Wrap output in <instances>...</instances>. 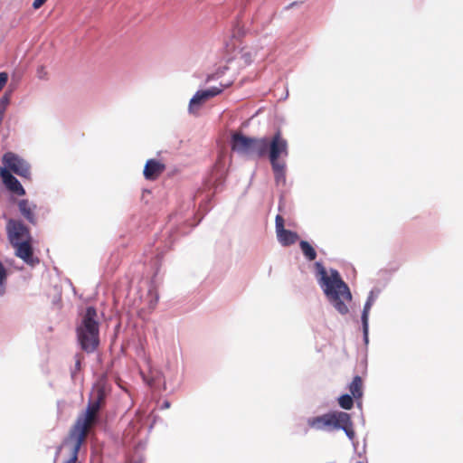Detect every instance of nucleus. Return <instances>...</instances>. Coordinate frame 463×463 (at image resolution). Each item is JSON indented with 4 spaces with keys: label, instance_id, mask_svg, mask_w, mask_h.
Wrapping results in <instances>:
<instances>
[{
    "label": "nucleus",
    "instance_id": "nucleus-3",
    "mask_svg": "<svg viewBox=\"0 0 463 463\" xmlns=\"http://www.w3.org/2000/svg\"><path fill=\"white\" fill-rule=\"evenodd\" d=\"M97 317L96 309L93 307H88L77 327L78 341L81 348L88 353L93 352L99 343Z\"/></svg>",
    "mask_w": 463,
    "mask_h": 463
},
{
    "label": "nucleus",
    "instance_id": "nucleus-32",
    "mask_svg": "<svg viewBox=\"0 0 463 463\" xmlns=\"http://www.w3.org/2000/svg\"><path fill=\"white\" fill-rule=\"evenodd\" d=\"M60 450H61V447H59V448L57 449L56 456L59 454Z\"/></svg>",
    "mask_w": 463,
    "mask_h": 463
},
{
    "label": "nucleus",
    "instance_id": "nucleus-2",
    "mask_svg": "<svg viewBox=\"0 0 463 463\" xmlns=\"http://www.w3.org/2000/svg\"><path fill=\"white\" fill-rule=\"evenodd\" d=\"M307 424L310 429L320 431L342 430L351 441L355 438L351 415L345 411H331L319 416L309 417Z\"/></svg>",
    "mask_w": 463,
    "mask_h": 463
},
{
    "label": "nucleus",
    "instance_id": "nucleus-27",
    "mask_svg": "<svg viewBox=\"0 0 463 463\" xmlns=\"http://www.w3.org/2000/svg\"><path fill=\"white\" fill-rule=\"evenodd\" d=\"M241 59L244 60L245 63H250L252 61L251 53L247 51H243L241 53Z\"/></svg>",
    "mask_w": 463,
    "mask_h": 463
},
{
    "label": "nucleus",
    "instance_id": "nucleus-1",
    "mask_svg": "<svg viewBox=\"0 0 463 463\" xmlns=\"http://www.w3.org/2000/svg\"><path fill=\"white\" fill-rule=\"evenodd\" d=\"M315 277L329 304L342 316L349 313L348 305L352 301V293L343 280L338 270L326 269L319 261L314 264Z\"/></svg>",
    "mask_w": 463,
    "mask_h": 463
},
{
    "label": "nucleus",
    "instance_id": "nucleus-13",
    "mask_svg": "<svg viewBox=\"0 0 463 463\" xmlns=\"http://www.w3.org/2000/svg\"><path fill=\"white\" fill-rule=\"evenodd\" d=\"M86 437L87 436H84L82 433L80 434L78 432H75V431L71 430V435H70V439L65 443V445H68L71 442L72 443L71 449V456L67 460L66 463H76L77 462L79 450L80 449V446L84 442Z\"/></svg>",
    "mask_w": 463,
    "mask_h": 463
},
{
    "label": "nucleus",
    "instance_id": "nucleus-25",
    "mask_svg": "<svg viewBox=\"0 0 463 463\" xmlns=\"http://www.w3.org/2000/svg\"><path fill=\"white\" fill-rule=\"evenodd\" d=\"M47 71L43 66H40L37 69V77L41 80H46L47 79Z\"/></svg>",
    "mask_w": 463,
    "mask_h": 463
},
{
    "label": "nucleus",
    "instance_id": "nucleus-26",
    "mask_svg": "<svg viewBox=\"0 0 463 463\" xmlns=\"http://www.w3.org/2000/svg\"><path fill=\"white\" fill-rule=\"evenodd\" d=\"M8 80V74L5 71L0 72V90L5 85Z\"/></svg>",
    "mask_w": 463,
    "mask_h": 463
},
{
    "label": "nucleus",
    "instance_id": "nucleus-17",
    "mask_svg": "<svg viewBox=\"0 0 463 463\" xmlns=\"http://www.w3.org/2000/svg\"><path fill=\"white\" fill-rule=\"evenodd\" d=\"M271 168L274 174L275 183L278 186L286 185V163L273 164Z\"/></svg>",
    "mask_w": 463,
    "mask_h": 463
},
{
    "label": "nucleus",
    "instance_id": "nucleus-6",
    "mask_svg": "<svg viewBox=\"0 0 463 463\" xmlns=\"http://www.w3.org/2000/svg\"><path fill=\"white\" fill-rule=\"evenodd\" d=\"M101 406L98 402L90 398L86 411L78 418L72 430L87 436L90 428L98 422Z\"/></svg>",
    "mask_w": 463,
    "mask_h": 463
},
{
    "label": "nucleus",
    "instance_id": "nucleus-21",
    "mask_svg": "<svg viewBox=\"0 0 463 463\" xmlns=\"http://www.w3.org/2000/svg\"><path fill=\"white\" fill-rule=\"evenodd\" d=\"M8 269L0 260V298L6 294Z\"/></svg>",
    "mask_w": 463,
    "mask_h": 463
},
{
    "label": "nucleus",
    "instance_id": "nucleus-33",
    "mask_svg": "<svg viewBox=\"0 0 463 463\" xmlns=\"http://www.w3.org/2000/svg\"><path fill=\"white\" fill-rule=\"evenodd\" d=\"M297 3H292L288 7L295 5Z\"/></svg>",
    "mask_w": 463,
    "mask_h": 463
},
{
    "label": "nucleus",
    "instance_id": "nucleus-24",
    "mask_svg": "<svg viewBox=\"0 0 463 463\" xmlns=\"http://www.w3.org/2000/svg\"><path fill=\"white\" fill-rule=\"evenodd\" d=\"M224 182V173L223 171L220 172L217 174V175L215 176V179H214V185H215V188L217 189L219 185L222 184Z\"/></svg>",
    "mask_w": 463,
    "mask_h": 463
},
{
    "label": "nucleus",
    "instance_id": "nucleus-28",
    "mask_svg": "<svg viewBox=\"0 0 463 463\" xmlns=\"http://www.w3.org/2000/svg\"><path fill=\"white\" fill-rule=\"evenodd\" d=\"M47 0H34L33 3V7L34 9L40 8Z\"/></svg>",
    "mask_w": 463,
    "mask_h": 463
},
{
    "label": "nucleus",
    "instance_id": "nucleus-19",
    "mask_svg": "<svg viewBox=\"0 0 463 463\" xmlns=\"http://www.w3.org/2000/svg\"><path fill=\"white\" fill-rule=\"evenodd\" d=\"M350 395L354 399H360L363 396L362 379L360 376L354 377L349 385Z\"/></svg>",
    "mask_w": 463,
    "mask_h": 463
},
{
    "label": "nucleus",
    "instance_id": "nucleus-23",
    "mask_svg": "<svg viewBox=\"0 0 463 463\" xmlns=\"http://www.w3.org/2000/svg\"><path fill=\"white\" fill-rule=\"evenodd\" d=\"M362 327H363V335H364V341L367 345L369 342L368 334H369V321L366 320L365 324L364 322H362Z\"/></svg>",
    "mask_w": 463,
    "mask_h": 463
},
{
    "label": "nucleus",
    "instance_id": "nucleus-31",
    "mask_svg": "<svg viewBox=\"0 0 463 463\" xmlns=\"http://www.w3.org/2000/svg\"><path fill=\"white\" fill-rule=\"evenodd\" d=\"M223 73V71L216 72V78H219L221 74Z\"/></svg>",
    "mask_w": 463,
    "mask_h": 463
},
{
    "label": "nucleus",
    "instance_id": "nucleus-22",
    "mask_svg": "<svg viewBox=\"0 0 463 463\" xmlns=\"http://www.w3.org/2000/svg\"><path fill=\"white\" fill-rule=\"evenodd\" d=\"M338 404L344 410H351L354 406V397L350 394H343L338 398Z\"/></svg>",
    "mask_w": 463,
    "mask_h": 463
},
{
    "label": "nucleus",
    "instance_id": "nucleus-18",
    "mask_svg": "<svg viewBox=\"0 0 463 463\" xmlns=\"http://www.w3.org/2000/svg\"><path fill=\"white\" fill-rule=\"evenodd\" d=\"M377 298H378V291L371 290L369 292V295L367 297V299L364 303V308L362 311V316H361L362 322L365 323L366 320L369 321V314H370L371 307H373V305L375 302Z\"/></svg>",
    "mask_w": 463,
    "mask_h": 463
},
{
    "label": "nucleus",
    "instance_id": "nucleus-14",
    "mask_svg": "<svg viewBox=\"0 0 463 463\" xmlns=\"http://www.w3.org/2000/svg\"><path fill=\"white\" fill-rule=\"evenodd\" d=\"M165 165L156 159H149L146 161L144 167V176L147 180L156 179L163 171Z\"/></svg>",
    "mask_w": 463,
    "mask_h": 463
},
{
    "label": "nucleus",
    "instance_id": "nucleus-9",
    "mask_svg": "<svg viewBox=\"0 0 463 463\" xmlns=\"http://www.w3.org/2000/svg\"><path fill=\"white\" fill-rule=\"evenodd\" d=\"M222 89L219 87H212L206 90H200L192 97L189 102V113L194 114L200 107L210 99L219 95Z\"/></svg>",
    "mask_w": 463,
    "mask_h": 463
},
{
    "label": "nucleus",
    "instance_id": "nucleus-29",
    "mask_svg": "<svg viewBox=\"0 0 463 463\" xmlns=\"http://www.w3.org/2000/svg\"><path fill=\"white\" fill-rule=\"evenodd\" d=\"M162 408H163V409H168V408H170V402H167V401L164 402V403L162 404Z\"/></svg>",
    "mask_w": 463,
    "mask_h": 463
},
{
    "label": "nucleus",
    "instance_id": "nucleus-20",
    "mask_svg": "<svg viewBox=\"0 0 463 463\" xmlns=\"http://www.w3.org/2000/svg\"><path fill=\"white\" fill-rule=\"evenodd\" d=\"M299 247H300V250H301L303 255L305 256V258L307 260L311 261V260H316V258H317V251L314 249V247L308 241H301L299 242Z\"/></svg>",
    "mask_w": 463,
    "mask_h": 463
},
{
    "label": "nucleus",
    "instance_id": "nucleus-12",
    "mask_svg": "<svg viewBox=\"0 0 463 463\" xmlns=\"http://www.w3.org/2000/svg\"><path fill=\"white\" fill-rule=\"evenodd\" d=\"M0 176L3 180L4 184L8 190L20 196L25 194V190L21 184V183L15 176L13 175V174L8 169L2 168L0 170Z\"/></svg>",
    "mask_w": 463,
    "mask_h": 463
},
{
    "label": "nucleus",
    "instance_id": "nucleus-5",
    "mask_svg": "<svg viewBox=\"0 0 463 463\" xmlns=\"http://www.w3.org/2000/svg\"><path fill=\"white\" fill-rule=\"evenodd\" d=\"M264 139V156L268 155L270 165L285 163L279 158L288 156V141L282 137L279 131L276 132L270 139Z\"/></svg>",
    "mask_w": 463,
    "mask_h": 463
},
{
    "label": "nucleus",
    "instance_id": "nucleus-30",
    "mask_svg": "<svg viewBox=\"0 0 463 463\" xmlns=\"http://www.w3.org/2000/svg\"><path fill=\"white\" fill-rule=\"evenodd\" d=\"M80 369V361L77 360L75 364V371H79Z\"/></svg>",
    "mask_w": 463,
    "mask_h": 463
},
{
    "label": "nucleus",
    "instance_id": "nucleus-8",
    "mask_svg": "<svg viewBox=\"0 0 463 463\" xmlns=\"http://www.w3.org/2000/svg\"><path fill=\"white\" fill-rule=\"evenodd\" d=\"M4 168L14 172L17 175L24 178H30L31 167L30 165L23 158L14 153H6L3 156Z\"/></svg>",
    "mask_w": 463,
    "mask_h": 463
},
{
    "label": "nucleus",
    "instance_id": "nucleus-7",
    "mask_svg": "<svg viewBox=\"0 0 463 463\" xmlns=\"http://www.w3.org/2000/svg\"><path fill=\"white\" fill-rule=\"evenodd\" d=\"M5 231L11 245L31 239L29 228L20 220L8 218L6 220Z\"/></svg>",
    "mask_w": 463,
    "mask_h": 463
},
{
    "label": "nucleus",
    "instance_id": "nucleus-15",
    "mask_svg": "<svg viewBox=\"0 0 463 463\" xmlns=\"http://www.w3.org/2000/svg\"><path fill=\"white\" fill-rule=\"evenodd\" d=\"M107 394V384L104 379L98 381L92 388L90 393V399L98 402L99 404H103Z\"/></svg>",
    "mask_w": 463,
    "mask_h": 463
},
{
    "label": "nucleus",
    "instance_id": "nucleus-4",
    "mask_svg": "<svg viewBox=\"0 0 463 463\" xmlns=\"http://www.w3.org/2000/svg\"><path fill=\"white\" fill-rule=\"evenodd\" d=\"M264 139L249 137L241 133H235L232 137V149L243 156H263Z\"/></svg>",
    "mask_w": 463,
    "mask_h": 463
},
{
    "label": "nucleus",
    "instance_id": "nucleus-11",
    "mask_svg": "<svg viewBox=\"0 0 463 463\" xmlns=\"http://www.w3.org/2000/svg\"><path fill=\"white\" fill-rule=\"evenodd\" d=\"M12 247L15 250V256L22 259L27 265L33 267L39 263V259L33 256L30 239L13 244Z\"/></svg>",
    "mask_w": 463,
    "mask_h": 463
},
{
    "label": "nucleus",
    "instance_id": "nucleus-10",
    "mask_svg": "<svg viewBox=\"0 0 463 463\" xmlns=\"http://www.w3.org/2000/svg\"><path fill=\"white\" fill-rule=\"evenodd\" d=\"M275 228L278 241L284 247L290 246L294 244L298 239V235L297 232L285 229L284 227V218L278 214L275 219Z\"/></svg>",
    "mask_w": 463,
    "mask_h": 463
},
{
    "label": "nucleus",
    "instance_id": "nucleus-16",
    "mask_svg": "<svg viewBox=\"0 0 463 463\" xmlns=\"http://www.w3.org/2000/svg\"><path fill=\"white\" fill-rule=\"evenodd\" d=\"M35 204H30L28 200L23 199L18 202V208L21 214L33 224L36 223V217L33 213Z\"/></svg>",
    "mask_w": 463,
    "mask_h": 463
}]
</instances>
